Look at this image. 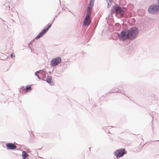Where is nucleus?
I'll list each match as a JSON object with an SVG mask.
<instances>
[{
    "label": "nucleus",
    "mask_w": 159,
    "mask_h": 159,
    "mask_svg": "<svg viewBox=\"0 0 159 159\" xmlns=\"http://www.w3.org/2000/svg\"><path fill=\"white\" fill-rule=\"evenodd\" d=\"M139 31L135 27H133L130 29L127 32L128 39L132 40L135 38L138 35Z\"/></svg>",
    "instance_id": "obj_1"
},
{
    "label": "nucleus",
    "mask_w": 159,
    "mask_h": 159,
    "mask_svg": "<svg viewBox=\"0 0 159 159\" xmlns=\"http://www.w3.org/2000/svg\"><path fill=\"white\" fill-rule=\"evenodd\" d=\"M92 12V8L88 7L87 9V12L86 17L84 20L83 22L84 26H88L89 25L91 22L90 16Z\"/></svg>",
    "instance_id": "obj_2"
},
{
    "label": "nucleus",
    "mask_w": 159,
    "mask_h": 159,
    "mask_svg": "<svg viewBox=\"0 0 159 159\" xmlns=\"http://www.w3.org/2000/svg\"><path fill=\"white\" fill-rule=\"evenodd\" d=\"M113 8L115 9L117 14L120 15L121 17H122L125 11V8L124 7H121L119 6H115Z\"/></svg>",
    "instance_id": "obj_3"
},
{
    "label": "nucleus",
    "mask_w": 159,
    "mask_h": 159,
    "mask_svg": "<svg viewBox=\"0 0 159 159\" xmlns=\"http://www.w3.org/2000/svg\"><path fill=\"white\" fill-rule=\"evenodd\" d=\"M61 61V58L60 57L54 58L51 60L50 65L52 67L55 66L59 64Z\"/></svg>",
    "instance_id": "obj_4"
},
{
    "label": "nucleus",
    "mask_w": 159,
    "mask_h": 159,
    "mask_svg": "<svg viewBox=\"0 0 159 159\" xmlns=\"http://www.w3.org/2000/svg\"><path fill=\"white\" fill-rule=\"evenodd\" d=\"M126 153V152L124 149H120L115 152L114 155L117 158H119L122 157Z\"/></svg>",
    "instance_id": "obj_5"
},
{
    "label": "nucleus",
    "mask_w": 159,
    "mask_h": 159,
    "mask_svg": "<svg viewBox=\"0 0 159 159\" xmlns=\"http://www.w3.org/2000/svg\"><path fill=\"white\" fill-rule=\"evenodd\" d=\"M148 11L150 13L153 14L159 11V6L157 5H153L150 6L148 9Z\"/></svg>",
    "instance_id": "obj_6"
},
{
    "label": "nucleus",
    "mask_w": 159,
    "mask_h": 159,
    "mask_svg": "<svg viewBox=\"0 0 159 159\" xmlns=\"http://www.w3.org/2000/svg\"><path fill=\"white\" fill-rule=\"evenodd\" d=\"M51 24L48 25L47 28L46 29H44L43 30H42L41 31L36 37L35 39H38L40 37L43 36L45 34L46 32H47L49 29L51 27Z\"/></svg>",
    "instance_id": "obj_7"
},
{
    "label": "nucleus",
    "mask_w": 159,
    "mask_h": 159,
    "mask_svg": "<svg viewBox=\"0 0 159 159\" xmlns=\"http://www.w3.org/2000/svg\"><path fill=\"white\" fill-rule=\"evenodd\" d=\"M119 38L120 40H124L128 39V34L126 33L125 31H122L120 34L119 36Z\"/></svg>",
    "instance_id": "obj_8"
},
{
    "label": "nucleus",
    "mask_w": 159,
    "mask_h": 159,
    "mask_svg": "<svg viewBox=\"0 0 159 159\" xmlns=\"http://www.w3.org/2000/svg\"><path fill=\"white\" fill-rule=\"evenodd\" d=\"M6 146L7 149L9 150H15L16 148V146L12 143H8Z\"/></svg>",
    "instance_id": "obj_9"
},
{
    "label": "nucleus",
    "mask_w": 159,
    "mask_h": 159,
    "mask_svg": "<svg viewBox=\"0 0 159 159\" xmlns=\"http://www.w3.org/2000/svg\"><path fill=\"white\" fill-rule=\"evenodd\" d=\"M22 156L23 159H25L29 156V155L26 152L23 151L22 152Z\"/></svg>",
    "instance_id": "obj_10"
},
{
    "label": "nucleus",
    "mask_w": 159,
    "mask_h": 159,
    "mask_svg": "<svg viewBox=\"0 0 159 159\" xmlns=\"http://www.w3.org/2000/svg\"><path fill=\"white\" fill-rule=\"evenodd\" d=\"M46 81L48 83H51L52 81V79L51 76H48L46 78Z\"/></svg>",
    "instance_id": "obj_11"
},
{
    "label": "nucleus",
    "mask_w": 159,
    "mask_h": 159,
    "mask_svg": "<svg viewBox=\"0 0 159 159\" xmlns=\"http://www.w3.org/2000/svg\"><path fill=\"white\" fill-rule=\"evenodd\" d=\"M94 1V0H91L90 1V4H89V5L91 7H91L92 8V7L93 5Z\"/></svg>",
    "instance_id": "obj_12"
},
{
    "label": "nucleus",
    "mask_w": 159,
    "mask_h": 159,
    "mask_svg": "<svg viewBox=\"0 0 159 159\" xmlns=\"http://www.w3.org/2000/svg\"><path fill=\"white\" fill-rule=\"evenodd\" d=\"M25 89L26 90V92H30L31 91V88L30 86H29L26 88Z\"/></svg>",
    "instance_id": "obj_13"
},
{
    "label": "nucleus",
    "mask_w": 159,
    "mask_h": 159,
    "mask_svg": "<svg viewBox=\"0 0 159 159\" xmlns=\"http://www.w3.org/2000/svg\"><path fill=\"white\" fill-rule=\"evenodd\" d=\"M39 73V71H37L35 73V75L38 76V78H39V76L37 75V74H38Z\"/></svg>",
    "instance_id": "obj_14"
},
{
    "label": "nucleus",
    "mask_w": 159,
    "mask_h": 159,
    "mask_svg": "<svg viewBox=\"0 0 159 159\" xmlns=\"http://www.w3.org/2000/svg\"><path fill=\"white\" fill-rule=\"evenodd\" d=\"M39 73V71H37L35 73V75L38 76V78H39V76L37 75V74H38Z\"/></svg>",
    "instance_id": "obj_15"
},
{
    "label": "nucleus",
    "mask_w": 159,
    "mask_h": 159,
    "mask_svg": "<svg viewBox=\"0 0 159 159\" xmlns=\"http://www.w3.org/2000/svg\"><path fill=\"white\" fill-rule=\"evenodd\" d=\"M11 58H13L14 57H15V55H13V53H12L11 55Z\"/></svg>",
    "instance_id": "obj_16"
},
{
    "label": "nucleus",
    "mask_w": 159,
    "mask_h": 159,
    "mask_svg": "<svg viewBox=\"0 0 159 159\" xmlns=\"http://www.w3.org/2000/svg\"><path fill=\"white\" fill-rule=\"evenodd\" d=\"M157 1H158V4L159 5V0H157Z\"/></svg>",
    "instance_id": "obj_17"
},
{
    "label": "nucleus",
    "mask_w": 159,
    "mask_h": 159,
    "mask_svg": "<svg viewBox=\"0 0 159 159\" xmlns=\"http://www.w3.org/2000/svg\"><path fill=\"white\" fill-rule=\"evenodd\" d=\"M109 0V1L110 2V0Z\"/></svg>",
    "instance_id": "obj_18"
}]
</instances>
